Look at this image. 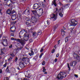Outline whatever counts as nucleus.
I'll return each mask as SVG.
<instances>
[{"label":"nucleus","mask_w":80,"mask_h":80,"mask_svg":"<svg viewBox=\"0 0 80 80\" xmlns=\"http://www.w3.org/2000/svg\"><path fill=\"white\" fill-rule=\"evenodd\" d=\"M43 53H41L39 56V58H42V56H43Z\"/></svg>","instance_id":"34"},{"label":"nucleus","mask_w":80,"mask_h":80,"mask_svg":"<svg viewBox=\"0 0 80 80\" xmlns=\"http://www.w3.org/2000/svg\"><path fill=\"white\" fill-rule=\"evenodd\" d=\"M1 53H0V55H3V54H5V53H4V52H3L2 51V49H1Z\"/></svg>","instance_id":"30"},{"label":"nucleus","mask_w":80,"mask_h":80,"mask_svg":"<svg viewBox=\"0 0 80 80\" xmlns=\"http://www.w3.org/2000/svg\"><path fill=\"white\" fill-rule=\"evenodd\" d=\"M52 5H54L55 7H57V3H56V0H54L52 2Z\"/></svg>","instance_id":"19"},{"label":"nucleus","mask_w":80,"mask_h":80,"mask_svg":"<svg viewBox=\"0 0 80 80\" xmlns=\"http://www.w3.org/2000/svg\"><path fill=\"white\" fill-rule=\"evenodd\" d=\"M67 76V73L60 72L58 75L57 77V78L58 80H62L63 78L66 77Z\"/></svg>","instance_id":"4"},{"label":"nucleus","mask_w":80,"mask_h":80,"mask_svg":"<svg viewBox=\"0 0 80 80\" xmlns=\"http://www.w3.org/2000/svg\"><path fill=\"white\" fill-rule=\"evenodd\" d=\"M22 47H20V48H18V50H22Z\"/></svg>","instance_id":"48"},{"label":"nucleus","mask_w":80,"mask_h":80,"mask_svg":"<svg viewBox=\"0 0 80 80\" xmlns=\"http://www.w3.org/2000/svg\"><path fill=\"white\" fill-rule=\"evenodd\" d=\"M74 28H71V29H70V32H71V33H72V31H73V29Z\"/></svg>","instance_id":"47"},{"label":"nucleus","mask_w":80,"mask_h":80,"mask_svg":"<svg viewBox=\"0 0 80 80\" xmlns=\"http://www.w3.org/2000/svg\"><path fill=\"white\" fill-rule=\"evenodd\" d=\"M28 55L31 57L32 55H34V52L33 51H32V50H31V53H28Z\"/></svg>","instance_id":"21"},{"label":"nucleus","mask_w":80,"mask_h":80,"mask_svg":"<svg viewBox=\"0 0 80 80\" xmlns=\"http://www.w3.org/2000/svg\"><path fill=\"white\" fill-rule=\"evenodd\" d=\"M24 40H21L22 41L24 42H25V41H28V38L30 37L29 36V35L27 34V32L26 33H24Z\"/></svg>","instance_id":"9"},{"label":"nucleus","mask_w":80,"mask_h":80,"mask_svg":"<svg viewBox=\"0 0 80 80\" xmlns=\"http://www.w3.org/2000/svg\"><path fill=\"white\" fill-rule=\"evenodd\" d=\"M59 56V53H58L56 55V57H58Z\"/></svg>","instance_id":"56"},{"label":"nucleus","mask_w":80,"mask_h":80,"mask_svg":"<svg viewBox=\"0 0 80 80\" xmlns=\"http://www.w3.org/2000/svg\"><path fill=\"white\" fill-rule=\"evenodd\" d=\"M45 23H47V26H49V25H50V22H49L48 20Z\"/></svg>","instance_id":"27"},{"label":"nucleus","mask_w":80,"mask_h":80,"mask_svg":"<svg viewBox=\"0 0 80 80\" xmlns=\"http://www.w3.org/2000/svg\"><path fill=\"white\" fill-rule=\"evenodd\" d=\"M26 49H27V50H28V48H27V47H26Z\"/></svg>","instance_id":"63"},{"label":"nucleus","mask_w":80,"mask_h":80,"mask_svg":"<svg viewBox=\"0 0 80 80\" xmlns=\"http://www.w3.org/2000/svg\"><path fill=\"white\" fill-rule=\"evenodd\" d=\"M42 6V4L40 3H35L34 4L33 6V8L34 10L35 9H38L39 7H40Z\"/></svg>","instance_id":"10"},{"label":"nucleus","mask_w":80,"mask_h":80,"mask_svg":"<svg viewBox=\"0 0 80 80\" xmlns=\"http://www.w3.org/2000/svg\"><path fill=\"white\" fill-rule=\"evenodd\" d=\"M20 68H19V67H18L17 68V69H18V70H20Z\"/></svg>","instance_id":"62"},{"label":"nucleus","mask_w":80,"mask_h":80,"mask_svg":"<svg viewBox=\"0 0 80 80\" xmlns=\"http://www.w3.org/2000/svg\"><path fill=\"white\" fill-rule=\"evenodd\" d=\"M20 59L19 60L20 62L19 63V67L22 68L25 67V65H27V63L30 62V59L27 58H21V57H20Z\"/></svg>","instance_id":"1"},{"label":"nucleus","mask_w":80,"mask_h":80,"mask_svg":"<svg viewBox=\"0 0 80 80\" xmlns=\"http://www.w3.org/2000/svg\"><path fill=\"white\" fill-rule=\"evenodd\" d=\"M14 13H15L14 14H12V15H11L10 16H12V20H16L17 18V12H14Z\"/></svg>","instance_id":"13"},{"label":"nucleus","mask_w":80,"mask_h":80,"mask_svg":"<svg viewBox=\"0 0 80 80\" xmlns=\"http://www.w3.org/2000/svg\"><path fill=\"white\" fill-rule=\"evenodd\" d=\"M73 57L74 58H76L77 60H78L80 58V56L78 55V54H76V53H74Z\"/></svg>","instance_id":"15"},{"label":"nucleus","mask_w":80,"mask_h":80,"mask_svg":"<svg viewBox=\"0 0 80 80\" xmlns=\"http://www.w3.org/2000/svg\"><path fill=\"white\" fill-rule=\"evenodd\" d=\"M45 61H43L42 63V65H45Z\"/></svg>","instance_id":"42"},{"label":"nucleus","mask_w":80,"mask_h":80,"mask_svg":"<svg viewBox=\"0 0 80 80\" xmlns=\"http://www.w3.org/2000/svg\"><path fill=\"white\" fill-rule=\"evenodd\" d=\"M74 76L75 77H76V78H78V75H77L76 74H74Z\"/></svg>","instance_id":"52"},{"label":"nucleus","mask_w":80,"mask_h":80,"mask_svg":"<svg viewBox=\"0 0 80 80\" xmlns=\"http://www.w3.org/2000/svg\"><path fill=\"white\" fill-rule=\"evenodd\" d=\"M18 80H29L26 79H22L21 78H19Z\"/></svg>","instance_id":"37"},{"label":"nucleus","mask_w":80,"mask_h":80,"mask_svg":"<svg viewBox=\"0 0 80 80\" xmlns=\"http://www.w3.org/2000/svg\"><path fill=\"white\" fill-rule=\"evenodd\" d=\"M27 33V32H26V31H25V30H22L19 33V37L20 38H21V39H20V40H22L23 39V38L24 39V36H25L24 35H23V36H22V35H24V33Z\"/></svg>","instance_id":"8"},{"label":"nucleus","mask_w":80,"mask_h":80,"mask_svg":"<svg viewBox=\"0 0 80 80\" xmlns=\"http://www.w3.org/2000/svg\"><path fill=\"white\" fill-rule=\"evenodd\" d=\"M58 25H56V26H55L53 27V32H55L56 29H57V28H58Z\"/></svg>","instance_id":"23"},{"label":"nucleus","mask_w":80,"mask_h":80,"mask_svg":"<svg viewBox=\"0 0 80 80\" xmlns=\"http://www.w3.org/2000/svg\"><path fill=\"white\" fill-rule=\"evenodd\" d=\"M7 62L5 63V64L3 65V67H7Z\"/></svg>","instance_id":"38"},{"label":"nucleus","mask_w":80,"mask_h":80,"mask_svg":"<svg viewBox=\"0 0 80 80\" xmlns=\"http://www.w3.org/2000/svg\"><path fill=\"white\" fill-rule=\"evenodd\" d=\"M18 60V58H17L16 57L15 60V61L16 62H17V61Z\"/></svg>","instance_id":"50"},{"label":"nucleus","mask_w":80,"mask_h":80,"mask_svg":"<svg viewBox=\"0 0 80 80\" xmlns=\"http://www.w3.org/2000/svg\"><path fill=\"white\" fill-rule=\"evenodd\" d=\"M34 52H35V53H37V49H35L34 50Z\"/></svg>","instance_id":"49"},{"label":"nucleus","mask_w":80,"mask_h":80,"mask_svg":"<svg viewBox=\"0 0 80 80\" xmlns=\"http://www.w3.org/2000/svg\"><path fill=\"white\" fill-rule=\"evenodd\" d=\"M44 74H47V72H44Z\"/></svg>","instance_id":"61"},{"label":"nucleus","mask_w":80,"mask_h":80,"mask_svg":"<svg viewBox=\"0 0 80 80\" xmlns=\"http://www.w3.org/2000/svg\"><path fill=\"white\" fill-rule=\"evenodd\" d=\"M9 47L10 48H12V45L11 44V45L9 46Z\"/></svg>","instance_id":"51"},{"label":"nucleus","mask_w":80,"mask_h":80,"mask_svg":"<svg viewBox=\"0 0 80 80\" xmlns=\"http://www.w3.org/2000/svg\"><path fill=\"white\" fill-rule=\"evenodd\" d=\"M12 59H13V58L11 57H10V58L8 59V61L9 62H12Z\"/></svg>","instance_id":"26"},{"label":"nucleus","mask_w":80,"mask_h":80,"mask_svg":"<svg viewBox=\"0 0 80 80\" xmlns=\"http://www.w3.org/2000/svg\"><path fill=\"white\" fill-rule=\"evenodd\" d=\"M13 28V26H12L11 28H10L11 29H12V28Z\"/></svg>","instance_id":"64"},{"label":"nucleus","mask_w":80,"mask_h":80,"mask_svg":"<svg viewBox=\"0 0 80 80\" xmlns=\"http://www.w3.org/2000/svg\"><path fill=\"white\" fill-rule=\"evenodd\" d=\"M0 73H2V70L0 69Z\"/></svg>","instance_id":"57"},{"label":"nucleus","mask_w":80,"mask_h":80,"mask_svg":"<svg viewBox=\"0 0 80 80\" xmlns=\"http://www.w3.org/2000/svg\"><path fill=\"white\" fill-rule=\"evenodd\" d=\"M4 1H10V2H11V3H15V2L16 1V0H4Z\"/></svg>","instance_id":"20"},{"label":"nucleus","mask_w":80,"mask_h":80,"mask_svg":"<svg viewBox=\"0 0 80 80\" xmlns=\"http://www.w3.org/2000/svg\"><path fill=\"white\" fill-rule=\"evenodd\" d=\"M11 36H12V37H14V34L11 33Z\"/></svg>","instance_id":"55"},{"label":"nucleus","mask_w":80,"mask_h":80,"mask_svg":"<svg viewBox=\"0 0 80 80\" xmlns=\"http://www.w3.org/2000/svg\"><path fill=\"white\" fill-rule=\"evenodd\" d=\"M43 48H41V49L40 52H43Z\"/></svg>","instance_id":"46"},{"label":"nucleus","mask_w":80,"mask_h":80,"mask_svg":"<svg viewBox=\"0 0 80 80\" xmlns=\"http://www.w3.org/2000/svg\"><path fill=\"white\" fill-rule=\"evenodd\" d=\"M55 49H53L52 51V53H53L54 52H55Z\"/></svg>","instance_id":"40"},{"label":"nucleus","mask_w":80,"mask_h":80,"mask_svg":"<svg viewBox=\"0 0 80 80\" xmlns=\"http://www.w3.org/2000/svg\"><path fill=\"white\" fill-rule=\"evenodd\" d=\"M76 64H77V61H73L72 62L70 65L71 66H72V67H74V66H75L76 65Z\"/></svg>","instance_id":"17"},{"label":"nucleus","mask_w":80,"mask_h":80,"mask_svg":"<svg viewBox=\"0 0 80 80\" xmlns=\"http://www.w3.org/2000/svg\"><path fill=\"white\" fill-rule=\"evenodd\" d=\"M60 40H59L58 42V45H60Z\"/></svg>","instance_id":"54"},{"label":"nucleus","mask_w":80,"mask_h":80,"mask_svg":"<svg viewBox=\"0 0 80 80\" xmlns=\"http://www.w3.org/2000/svg\"><path fill=\"white\" fill-rule=\"evenodd\" d=\"M61 32L62 35V36L63 35H65V31H64L63 30V29H61Z\"/></svg>","instance_id":"22"},{"label":"nucleus","mask_w":80,"mask_h":80,"mask_svg":"<svg viewBox=\"0 0 80 80\" xmlns=\"http://www.w3.org/2000/svg\"><path fill=\"white\" fill-rule=\"evenodd\" d=\"M46 71V69H45V67H43V70H42V72H45Z\"/></svg>","instance_id":"43"},{"label":"nucleus","mask_w":80,"mask_h":80,"mask_svg":"<svg viewBox=\"0 0 80 80\" xmlns=\"http://www.w3.org/2000/svg\"><path fill=\"white\" fill-rule=\"evenodd\" d=\"M66 2H73V0H64Z\"/></svg>","instance_id":"28"},{"label":"nucleus","mask_w":80,"mask_h":80,"mask_svg":"<svg viewBox=\"0 0 80 80\" xmlns=\"http://www.w3.org/2000/svg\"><path fill=\"white\" fill-rule=\"evenodd\" d=\"M29 32H32V29H30L29 30Z\"/></svg>","instance_id":"53"},{"label":"nucleus","mask_w":80,"mask_h":80,"mask_svg":"<svg viewBox=\"0 0 80 80\" xmlns=\"http://www.w3.org/2000/svg\"><path fill=\"white\" fill-rule=\"evenodd\" d=\"M2 43L4 47H7L8 44V43H7V39L3 40Z\"/></svg>","instance_id":"14"},{"label":"nucleus","mask_w":80,"mask_h":80,"mask_svg":"<svg viewBox=\"0 0 80 80\" xmlns=\"http://www.w3.org/2000/svg\"><path fill=\"white\" fill-rule=\"evenodd\" d=\"M10 5H11V4H9V5H7V4H5V3H4L3 4V5L4 6H5V5H7L8 6V7H10Z\"/></svg>","instance_id":"32"},{"label":"nucleus","mask_w":80,"mask_h":80,"mask_svg":"<svg viewBox=\"0 0 80 80\" xmlns=\"http://www.w3.org/2000/svg\"><path fill=\"white\" fill-rule=\"evenodd\" d=\"M11 40H15L17 41V42L20 43V45H22V46H24L25 45V42L22 41L21 40H20L19 39H14L13 38H11Z\"/></svg>","instance_id":"6"},{"label":"nucleus","mask_w":80,"mask_h":80,"mask_svg":"<svg viewBox=\"0 0 80 80\" xmlns=\"http://www.w3.org/2000/svg\"><path fill=\"white\" fill-rule=\"evenodd\" d=\"M57 15H55V14H53L52 15V16L51 17L50 19L51 20L55 21L57 20Z\"/></svg>","instance_id":"12"},{"label":"nucleus","mask_w":80,"mask_h":80,"mask_svg":"<svg viewBox=\"0 0 80 80\" xmlns=\"http://www.w3.org/2000/svg\"><path fill=\"white\" fill-rule=\"evenodd\" d=\"M54 62H57V58H56L55 59Z\"/></svg>","instance_id":"58"},{"label":"nucleus","mask_w":80,"mask_h":80,"mask_svg":"<svg viewBox=\"0 0 80 80\" xmlns=\"http://www.w3.org/2000/svg\"><path fill=\"white\" fill-rule=\"evenodd\" d=\"M6 13L7 14H8L9 15H12V14H13L14 13H15V11H13L12 8H10L7 10Z\"/></svg>","instance_id":"7"},{"label":"nucleus","mask_w":80,"mask_h":80,"mask_svg":"<svg viewBox=\"0 0 80 80\" xmlns=\"http://www.w3.org/2000/svg\"><path fill=\"white\" fill-rule=\"evenodd\" d=\"M39 12L40 13H39L38 14H37V12H36V11H32V13H33V15L34 16H35V17H36V18H38L39 17H41V16H42V15L43 13V9H39Z\"/></svg>","instance_id":"5"},{"label":"nucleus","mask_w":80,"mask_h":80,"mask_svg":"<svg viewBox=\"0 0 80 80\" xmlns=\"http://www.w3.org/2000/svg\"><path fill=\"white\" fill-rule=\"evenodd\" d=\"M32 14L34 16L31 18V21L30 23L29 22L28 23V22H26V25H30V26H32V25H35L34 23H35L37 22V18H38L35 17V16H34L33 13Z\"/></svg>","instance_id":"2"},{"label":"nucleus","mask_w":80,"mask_h":80,"mask_svg":"<svg viewBox=\"0 0 80 80\" xmlns=\"http://www.w3.org/2000/svg\"><path fill=\"white\" fill-rule=\"evenodd\" d=\"M68 24H69V23H68L67 24H66L65 26H64L63 27V28L64 30H66V28H65V27H66V28H68Z\"/></svg>","instance_id":"25"},{"label":"nucleus","mask_w":80,"mask_h":80,"mask_svg":"<svg viewBox=\"0 0 80 80\" xmlns=\"http://www.w3.org/2000/svg\"><path fill=\"white\" fill-rule=\"evenodd\" d=\"M30 19H31V18H26L25 20L27 22H28V23H30Z\"/></svg>","instance_id":"24"},{"label":"nucleus","mask_w":80,"mask_h":80,"mask_svg":"<svg viewBox=\"0 0 80 80\" xmlns=\"http://www.w3.org/2000/svg\"><path fill=\"white\" fill-rule=\"evenodd\" d=\"M10 55L12 57H15V55H14V54L13 53L11 54Z\"/></svg>","instance_id":"33"},{"label":"nucleus","mask_w":80,"mask_h":80,"mask_svg":"<svg viewBox=\"0 0 80 80\" xmlns=\"http://www.w3.org/2000/svg\"><path fill=\"white\" fill-rule=\"evenodd\" d=\"M41 34H42V31H38V35H41Z\"/></svg>","instance_id":"29"},{"label":"nucleus","mask_w":80,"mask_h":80,"mask_svg":"<svg viewBox=\"0 0 80 80\" xmlns=\"http://www.w3.org/2000/svg\"><path fill=\"white\" fill-rule=\"evenodd\" d=\"M5 50V48H3L2 49V50H3V51H4V50Z\"/></svg>","instance_id":"60"},{"label":"nucleus","mask_w":80,"mask_h":80,"mask_svg":"<svg viewBox=\"0 0 80 80\" xmlns=\"http://www.w3.org/2000/svg\"><path fill=\"white\" fill-rule=\"evenodd\" d=\"M72 38L71 36H68L67 37L65 38V42H67L68 41L70 40V39Z\"/></svg>","instance_id":"16"},{"label":"nucleus","mask_w":80,"mask_h":80,"mask_svg":"<svg viewBox=\"0 0 80 80\" xmlns=\"http://www.w3.org/2000/svg\"><path fill=\"white\" fill-rule=\"evenodd\" d=\"M65 7V6H62L61 8L59 9L58 11V8H56L55 9V12H56L57 14H58V13H59V15L61 17H63V14L62 13H63V10Z\"/></svg>","instance_id":"3"},{"label":"nucleus","mask_w":80,"mask_h":80,"mask_svg":"<svg viewBox=\"0 0 80 80\" xmlns=\"http://www.w3.org/2000/svg\"><path fill=\"white\" fill-rule=\"evenodd\" d=\"M32 35L33 37H35L36 35H37V34L36 33V32H33L32 33Z\"/></svg>","instance_id":"31"},{"label":"nucleus","mask_w":80,"mask_h":80,"mask_svg":"<svg viewBox=\"0 0 80 80\" xmlns=\"http://www.w3.org/2000/svg\"><path fill=\"white\" fill-rule=\"evenodd\" d=\"M4 80H9L8 78L5 77L4 78Z\"/></svg>","instance_id":"41"},{"label":"nucleus","mask_w":80,"mask_h":80,"mask_svg":"<svg viewBox=\"0 0 80 80\" xmlns=\"http://www.w3.org/2000/svg\"><path fill=\"white\" fill-rule=\"evenodd\" d=\"M6 71L7 72H8V73H9L10 72V71L9 70H8V68H7L6 69Z\"/></svg>","instance_id":"36"},{"label":"nucleus","mask_w":80,"mask_h":80,"mask_svg":"<svg viewBox=\"0 0 80 80\" xmlns=\"http://www.w3.org/2000/svg\"><path fill=\"white\" fill-rule=\"evenodd\" d=\"M31 77V74H29L27 76V77L28 78H30Z\"/></svg>","instance_id":"35"},{"label":"nucleus","mask_w":80,"mask_h":80,"mask_svg":"<svg viewBox=\"0 0 80 80\" xmlns=\"http://www.w3.org/2000/svg\"><path fill=\"white\" fill-rule=\"evenodd\" d=\"M2 9H0V15H2Z\"/></svg>","instance_id":"44"},{"label":"nucleus","mask_w":80,"mask_h":80,"mask_svg":"<svg viewBox=\"0 0 80 80\" xmlns=\"http://www.w3.org/2000/svg\"><path fill=\"white\" fill-rule=\"evenodd\" d=\"M24 13L26 15H29L30 14V11L26 9L24 12Z\"/></svg>","instance_id":"18"},{"label":"nucleus","mask_w":80,"mask_h":80,"mask_svg":"<svg viewBox=\"0 0 80 80\" xmlns=\"http://www.w3.org/2000/svg\"><path fill=\"white\" fill-rule=\"evenodd\" d=\"M70 22L73 26H76L77 25V23H78L77 21L75 19H71L70 20Z\"/></svg>","instance_id":"11"},{"label":"nucleus","mask_w":80,"mask_h":80,"mask_svg":"<svg viewBox=\"0 0 80 80\" xmlns=\"http://www.w3.org/2000/svg\"><path fill=\"white\" fill-rule=\"evenodd\" d=\"M68 65V68H69L68 71H70V67H69V64L68 63H67Z\"/></svg>","instance_id":"39"},{"label":"nucleus","mask_w":80,"mask_h":80,"mask_svg":"<svg viewBox=\"0 0 80 80\" xmlns=\"http://www.w3.org/2000/svg\"><path fill=\"white\" fill-rule=\"evenodd\" d=\"M29 41L30 43H31V42H33V40H32V39H31L29 40Z\"/></svg>","instance_id":"45"},{"label":"nucleus","mask_w":80,"mask_h":80,"mask_svg":"<svg viewBox=\"0 0 80 80\" xmlns=\"http://www.w3.org/2000/svg\"><path fill=\"white\" fill-rule=\"evenodd\" d=\"M14 71L13 72V73H15V68L13 69Z\"/></svg>","instance_id":"59"}]
</instances>
